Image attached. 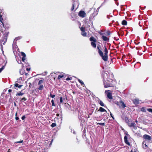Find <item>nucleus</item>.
Segmentation results:
<instances>
[{
  "instance_id": "nucleus-54",
  "label": "nucleus",
  "mask_w": 152,
  "mask_h": 152,
  "mask_svg": "<svg viewBox=\"0 0 152 152\" xmlns=\"http://www.w3.org/2000/svg\"><path fill=\"white\" fill-rule=\"evenodd\" d=\"M137 122H138V121H137V120H136L135 121V122H136V123H137Z\"/></svg>"
},
{
  "instance_id": "nucleus-58",
  "label": "nucleus",
  "mask_w": 152,
  "mask_h": 152,
  "mask_svg": "<svg viewBox=\"0 0 152 152\" xmlns=\"http://www.w3.org/2000/svg\"><path fill=\"white\" fill-rule=\"evenodd\" d=\"M17 114V113H16V115Z\"/></svg>"
},
{
  "instance_id": "nucleus-41",
  "label": "nucleus",
  "mask_w": 152,
  "mask_h": 152,
  "mask_svg": "<svg viewBox=\"0 0 152 152\" xmlns=\"http://www.w3.org/2000/svg\"><path fill=\"white\" fill-rule=\"evenodd\" d=\"M141 111L143 112H145V110L144 107H142L141 108Z\"/></svg>"
},
{
  "instance_id": "nucleus-22",
  "label": "nucleus",
  "mask_w": 152,
  "mask_h": 152,
  "mask_svg": "<svg viewBox=\"0 0 152 152\" xmlns=\"http://www.w3.org/2000/svg\"><path fill=\"white\" fill-rule=\"evenodd\" d=\"M98 103L100 104V105L102 106H104V104L103 102L101 101H99L98 102Z\"/></svg>"
},
{
  "instance_id": "nucleus-23",
  "label": "nucleus",
  "mask_w": 152,
  "mask_h": 152,
  "mask_svg": "<svg viewBox=\"0 0 152 152\" xmlns=\"http://www.w3.org/2000/svg\"><path fill=\"white\" fill-rule=\"evenodd\" d=\"M24 94V93L22 92L18 93L16 94V96H22Z\"/></svg>"
},
{
  "instance_id": "nucleus-36",
  "label": "nucleus",
  "mask_w": 152,
  "mask_h": 152,
  "mask_svg": "<svg viewBox=\"0 0 152 152\" xmlns=\"http://www.w3.org/2000/svg\"><path fill=\"white\" fill-rule=\"evenodd\" d=\"M4 66H3L1 68H0V73L4 69Z\"/></svg>"
},
{
  "instance_id": "nucleus-9",
  "label": "nucleus",
  "mask_w": 152,
  "mask_h": 152,
  "mask_svg": "<svg viewBox=\"0 0 152 152\" xmlns=\"http://www.w3.org/2000/svg\"><path fill=\"white\" fill-rule=\"evenodd\" d=\"M90 40L91 42V44L94 48H95V39L93 37H91L90 38Z\"/></svg>"
},
{
  "instance_id": "nucleus-10",
  "label": "nucleus",
  "mask_w": 152,
  "mask_h": 152,
  "mask_svg": "<svg viewBox=\"0 0 152 152\" xmlns=\"http://www.w3.org/2000/svg\"><path fill=\"white\" fill-rule=\"evenodd\" d=\"M86 13L85 12L83 11H80L78 13V15L82 18H84L86 16Z\"/></svg>"
},
{
  "instance_id": "nucleus-45",
  "label": "nucleus",
  "mask_w": 152,
  "mask_h": 152,
  "mask_svg": "<svg viewBox=\"0 0 152 152\" xmlns=\"http://www.w3.org/2000/svg\"><path fill=\"white\" fill-rule=\"evenodd\" d=\"M18 84L17 83H15V86L16 87H18Z\"/></svg>"
},
{
  "instance_id": "nucleus-31",
  "label": "nucleus",
  "mask_w": 152,
  "mask_h": 152,
  "mask_svg": "<svg viewBox=\"0 0 152 152\" xmlns=\"http://www.w3.org/2000/svg\"><path fill=\"white\" fill-rule=\"evenodd\" d=\"M99 33L100 34V35L102 36H102H104V34H105V33H103L102 32L99 31Z\"/></svg>"
},
{
  "instance_id": "nucleus-13",
  "label": "nucleus",
  "mask_w": 152,
  "mask_h": 152,
  "mask_svg": "<svg viewBox=\"0 0 152 152\" xmlns=\"http://www.w3.org/2000/svg\"><path fill=\"white\" fill-rule=\"evenodd\" d=\"M143 138L145 140L149 141L151 140V137L150 136L147 134H145L143 136Z\"/></svg>"
},
{
  "instance_id": "nucleus-33",
  "label": "nucleus",
  "mask_w": 152,
  "mask_h": 152,
  "mask_svg": "<svg viewBox=\"0 0 152 152\" xmlns=\"http://www.w3.org/2000/svg\"><path fill=\"white\" fill-rule=\"evenodd\" d=\"M80 30L82 31V32L84 31H85V28L83 27H81L80 28Z\"/></svg>"
},
{
  "instance_id": "nucleus-2",
  "label": "nucleus",
  "mask_w": 152,
  "mask_h": 152,
  "mask_svg": "<svg viewBox=\"0 0 152 152\" xmlns=\"http://www.w3.org/2000/svg\"><path fill=\"white\" fill-rule=\"evenodd\" d=\"M97 49L98 53L100 56L102 57V59L105 61H107L108 59V51L106 47H104V55L103 52L102 51V49L101 46L100 45H98Z\"/></svg>"
},
{
  "instance_id": "nucleus-46",
  "label": "nucleus",
  "mask_w": 152,
  "mask_h": 152,
  "mask_svg": "<svg viewBox=\"0 0 152 152\" xmlns=\"http://www.w3.org/2000/svg\"><path fill=\"white\" fill-rule=\"evenodd\" d=\"M26 118V117H25V115H23V116L22 117V120H24L25 119V118Z\"/></svg>"
},
{
  "instance_id": "nucleus-21",
  "label": "nucleus",
  "mask_w": 152,
  "mask_h": 152,
  "mask_svg": "<svg viewBox=\"0 0 152 152\" xmlns=\"http://www.w3.org/2000/svg\"><path fill=\"white\" fill-rule=\"evenodd\" d=\"M39 85L40 86L38 88V89L40 90H42L43 88H44L43 86L42 85Z\"/></svg>"
},
{
  "instance_id": "nucleus-52",
  "label": "nucleus",
  "mask_w": 152,
  "mask_h": 152,
  "mask_svg": "<svg viewBox=\"0 0 152 152\" xmlns=\"http://www.w3.org/2000/svg\"><path fill=\"white\" fill-rule=\"evenodd\" d=\"M99 9V8L96 10V12H98L99 11V9Z\"/></svg>"
},
{
  "instance_id": "nucleus-34",
  "label": "nucleus",
  "mask_w": 152,
  "mask_h": 152,
  "mask_svg": "<svg viewBox=\"0 0 152 152\" xmlns=\"http://www.w3.org/2000/svg\"><path fill=\"white\" fill-rule=\"evenodd\" d=\"M21 54L22 55V56L23 57H26V55L25 54L24 52H22L21 53Z\"/></svg>"
},
{
  "instance_id": "nucleus-24",
  "label": "nucleus",
  "mask_w": 152,
  "mask_h": 152,
  "mask_svg": "<svg viewBox=\"0 0 152 152\" xmlns=\"http://www.w3.org/2000/svg\"><path fill=\"white\" fill-rule=\"evenodd\" d=\"M81 34L84 37H86V33L85 31L82 32Z\"/></svg>"
},
{
  "instance_id": "nucleus-14",
  "label": "nucleus",
  "mask_w": 152,
  "mask_h": 152,
  "mask_svg": "<svg viewBox=\"0 0 152 152\" xmlns=\"http://www.w3.org/2000/svg\"><path fill=\"white\" fill-rule=\"evenodd\" d=\"M102 39L103 41H108L109 40V38H108L104 35L102 36Z\"/></svg>"
},
{
  "instance_id": "nucleus-48",
  "label": "nucleus",
  "mask_w": 152,
  "mask_h": 152,
  "mask_svg": "<svg viewBox=\"0 0 152 152\" xmlns=\"http://www.w3.org/2000/svg\"><path fill=\"white\" fill-rule=\"evenodd\" d=\"M15 119L16 120H18L19 119V118L18 117H15Z\"/></svg>"
},
{
  "instance_id": "nucleus-43",
  "label": "nucleus",
  "mask_w": 152,
  "mask_h": 152,
  "mask_svg": "<svg viewBox=\"0 0 152 152\" xmlns=\"http://www.w3.org/2000/svg\"><path fill=\"white\" fill-rule=\"evenodd\" d=\"M25 58H26V57H22V61H24L25 60V59H26Z\"/></svg>"
},
{
  "instance_id": "nucleus-56",
  "label": "nucleus",
  "mask_w": 152,
  "mask_h": 152,
  "mask_svg": "<svg viewBox=\"0 0 152 152\" xmlns=\"http://www.w3.org/2000/svg\"><path fill=\"white\" fill-rule=\"evenodd\" d=\"M14 105H16V103H15V102H14Z\"/></svg>"
},
{
  "instance_id": "nucleus-39",
  "label": "nucleus",
  "mask_w": 152,
  "mask_h": 152,
  "mask_svg": "<svg viewBox=\"0 0 152 152\" xmlns=\"http://www.w3.org/2000/svg\"><path fill=\"white\" fill-rule=\"evenodd\" d=\"M72 79V77H68L66 79V80H71Z\"/></svg>"
},
{
  "instance_id": "nucleus-50",
  "label": "nucleus",
  "mask_w": 152,
  "mask_h": 152,
  "mask_svg": "<svg viewBox=\"0 0 152 152\" xmlns=\"http://www.w3.org/2000/svg\"><path fill=\"white\" fill-rule=\"evenodd\" d=\"M11 91H12V90H11V89H9V90H8V92H11Z\"/></svg>"
},
{
  "instance_id": "nucleus-19",
  "label": "nucleus",
  "mask_w": 152,
  "mask_h": 152,
  "mask_svg": "<svg viewBox=\"0 0 152 152\" xmlns=\"http://www.w3.org/2000/svg\"><path fill=\"white\" fill-rule=\"evenodd\" d=\"M133 102L135 104H138L139 103V100L137 99H134Z\"/></svg>"
},
{
  "instance_id": "nucleus-30",
  "label": "nucleus",
  "mask_w": 152,
  "mask_h": 152,
  "mask_svg": "<svg viewBox=\"0 0 152 152\" xmlns=\"http://www.w3.org/2000/svg\"><path fill=\"white\" fill-rule=\"evenodd\" d=\"M51 103H52V106H55V105L54 103V100L53 99L51 101Z\"/></svg>"
},
{
  "instance_id": "nucleus-6",
  "label": "nucleus",
  "mask_w": 152,
  "mask_h": 152,
  "mask_svg": "<svg viewBox=\"0 0 152 152\" xmlns=\"http://www.w3.org/2000/svg\"><path fill=\"white\" fill-rule=\"evenodd\" d=\"M4 15L3 11L0 9V21L2 23L3 26H4V24L3 23V18L2 17Z\"/></svg>"
},
{
  "instance_id": "nucleus-18",
  "label": "nucleus",
  "mask_w": 152,
  "mask_h": 152,
  "mask_svg": "<svg viewBox=\"0 0 152 152\" xmlns=\"http://www.w3.org/2000/svg\"><path fill=\"white\" fill-rule=\"evenodd\" d=\"M78 80L79 82L81 84V85L83 87H84L85 85L84 83L79 79H78Z\"/></svg>"
},
{
  "instance_id": "nucleus-3",
  "label": "nucleus",
  "mask_w": 152,
  "mask_h": 152,
  "mask_svg": "<svg viewBox=\"0 0 152 152\" xmlns=\"http://www.w3.org/2000/svg\"><path fill=\"white\" fill-rule=\"evenodd\" d=\"M9 33L8 32H6L0 40V45L1 49V50L3 54H4V51L3 50V45H4L6 42L7 40V36Z\"/></svg>"
},
{
  "instance_id": "nucleus-37",
  "label": "nucleus",
  "mask_w": 152,
  "mask_h": 152,
  "mask_svg": "<svg viewBox=\"0 0 152 152\" xmlns=\"http://www.w3.org/2000/svg\"><path fill=\"white\" fill-rule=\"evenodd\" d=\"M50 96L52 98H54L55 96V95H52L51 93L50 94Z\"/></svg>"
},
{
  "instance_id": "nucleus-26",
  "label": "nucleus",
  "mask_w": 152,
  "mask_h": 152,
  "mask_svg": "<svg viewBox=\"0 0 152 152\" xmlns=\"http://www.w3.org/2000/svg\"><path fill=\"white\" fill-rule=\"evenodd\" d=\"M43 82V80H39L38 84V85H41Z\"/></svg>"
},
{
  "instance_id": "nucleus-49",
  "label": "nucleus",
  "mask_w": 152,
  "mask_h": 152,
  "mask_svg": "<svg viewBox=\"0 0 152 152\" xmlns=\"http://www.w3.org/2000/svg\"><path fill=\"white\" fill-rule=\"evenodd\" d=\"M22 86V85H19V86H18V87L19 88H20Z\"/></svg>"
},
{
  "instance_id": "nucleus-1",
  "label": "nucleus",
  "mask_w": 152,
  "mask_h": 152,
  "mask_svg": "<svg viewBox=\"0 0 152 152\" xmlns=\"http://www.w3.org/2000/svg\"><path fill=\"white\" fill-rule=\"evenodd\" d=\"M102 77L104 88L112 86V83L114 79V76L112 73L106 72H104L102 74Z\"/></svg>"
},
{
  "instance_id": "nucleus-38",
  "label": "nucleus",
  "mask_w": 152,
  "mask_h": 152,
  "mask_svg": "<svg viewBox=\"0 0 152 152\" xmlns=\"http://www.w3.org/2000/svg\"><path fill=\"white\" fill-rule=\"evenodd\" d=\"M147 110L148 112L152 113V109L149 108Z\"/></svg>"
},
{
  "instance_id": "nucleus-42",
  "label": "nucleus",
  "mask_w": 152,
  "mask_h": 152,
  "mask_svg": "<svg viewBox=\"0 0 152 152\" xmlns=\"http://www.w3.org/2000/svg\"><path fill=\"white\" fill-rule=\"evenodd\" d=\"M110 115L111 116V117H112V118H113V119H114V117L113 115H112V114L111 113V112H110Z\"/></svg>"
},
{
  "instance_id": "nucleus-17",
  "label": "nucleus",
  "mask_w": 152,
  "mask_h": 152,
  "mask_svg": "<svg viewBox=\"0 0 152 152\" xmlns=\"http://www.w3.org/2000/svg\"><path fill=\"white\" fill-rule=\"evenodd\" d=\"M99 111L100 112H107L106 110H105L104 108H103L102 107H100L99 108Z\"/></svg>"
},
{
  "instance_id": "nucleus-55",
  "label": "nucleus",
  "mask_w": 152,
  "mask_h": 152,
  "mask_svg": "<svg viewBox=\"0 0 152 152\" xmlns=\"http://www.w3.org/2000/svg\"><path fill=\"white\" fill-rule=\"evenodd\" d=\"M126 134L127 135H128V136H129V135L127 133H126Z\"/></svg>"
},
{
  "instance_id": "nucleus-44",
  "label": "nucleus",
  "mask_w": 152,
  "mask_h": 152,
  "mask_svg": "<svg viewBox=\"0 0 152 152\" xmlns=\"http://www.w3.org/2000/svg\"><path fill=\"white\" fill-rule=\"evenodd\" d=\"M106 34L107 35H109L110 34V31H108L106 32Z\"/></svg>"
},
{
  "instance_id": "nucleus-29",
  "label": "nucleus",
  "mask_w": 152,
  "mask_h": 152,
  "mask_svg": "<svg viewBox=\"0 0 152 152\" xmlns=\"http://www.w3.org/2000/svg\"><path fill=\"white\" fill-rule=\"evenodd\" d=\"M64 76V75H59L58 76V79H60L61 78L63 77Z\"/></svg>"
},
{
  "instance_id": "nucleus-20",
  "label": "nucleus",
  "mask_w": 152,
  "mask_h": 152,
  "mask_svg": "<svg viewBox=\"0 0 152 152\" xmlns=\"http://www.w3.org/2000/svg\"><path fill=\"white\" fill-rule=\"evenodd\" d=\"M122 24L123 25H126L127 24V22L126 20H124L122 22Z\"/></svg>"
},
{
  "instance_id": "nucleus-28",
  "label": "nucleus",
  "mask_w": 152,
  "mask_h": 152,
  "mask_svg": "<svg viewBox=\"0 0 152 152\" xmlns=\"http://www.w3.org/2000/svg\"><path fill=\"white\" fill-rule=\"evenodd\" d=\"M51 126L52 127H55L56 126V124L55 123H53L51 125Z\"/></svg>"
},
{
  "instance_id": "nucleus-47",
  "label": "nucleus",
  "mask_w": 152,
  "mask_h": 152,
  "mask_svg": "<svg viewBox=\"0 0 152 152\" xmlns=\"http://www.w3.org/2000/svg\"><path fill=\"white\" fill-rule=\"evenodd\" d=\"M18 64H20L21 63V61L20 60H19L18 61Z\"/></svg>"
},
{
  "instance_id": "nucleus-16",
  "label": "nucleus",
  "mask_w": 152,
  "mask_h": 152,
  "mask_svg": "<svg viewBox=\"0 0 152 152\" xmlns=\"http://www.w3.org/2000/svg\"><path fill=\"white\" fill-rule=\"evenodd\" d=\"M143 148L144 149H146L148 148V146L146 145L145 141H144L142 143Z\"/></svg>"
},
{
  "instance_id": "nucleus-57",
  "label": "nucleus",
  "mask_w": 152,
  "mask_h": 152,
  "mask_svg": "<svg viewBox=\"0 0 152 152\" xmlns=\"http://www.w3.org/2000/svg\"><path fill=\"white\" fill-rule=\"evenodd\" d=\"M73 133H74V134H75V132H73Z\"/></svg>"
},
{
  "instance_id": "nucleus-11",
  "label": "nucleus",
  "mask_w": 152,
  "mask_h": 152,
  "mask_svg": "<svg viewBox=\"0 0 152 152\" xmlns=\"http://www.w3.org/2000/svg\"><path fill=\"white\" fill-rule=\"evenodd\" d=\"M60 102L61 103H64L65 102H66L67 100L66 98L64 96L63 97L61 96L60 97Z\"/></svg>"
},
{
  "instance_id": "nucleus-53",
  "label": "nucleus",
  "mask_w": 152,
  "mask_h": 152,
  "mask_svg": "<svg viewBox=\"0 0 152 152\" xmlns=\"http://www.w3.org/2000/svg\"><path fill=\"white\" fill-rule=\"evenodd\" d=\"M116 5L118 6V3H117L116 4Z\"/></svg>"
},
{
  "instance_id": "nucleus-25",
  "label": "nucleus",
  "mask_w": 152,
  "mask_h": 152,
  "mask_svg": "<svg viewBox=\"0 0 152 152\" xmlns=\"http://www.w3.org/2000/svg\"><path fill=\"white\" fill-rule=\"evenodd\" d=\"M56 116L58 117V118L61 119L62 118V116L61 114L57 113L56 114Z\"/></svg>"
},
{
  "instance_id": "nucleus-27",
  "label": "nucleus",
  "mask_w": 152,
  "mask_h": 152,
  "mask_svg": "<svg viewBox=\"0 0 152 152\" xmlns=\"http://www.w3.org/2000/svg\"><path fill=\"white\" fill-rule=\"evenodd\" d=\"M97 124H99V125L104 126L105 125V124L104 123H98Z\"/></svg>"
},
{
  "instance_id": "nucleus-51",
  "label": "nucleus",
  "mask_w": 152,
  "mask_h": 152,
  "mask_svg": "<svg viewBox=\"0 0 152 152\" xmlns=\"http://www.w3.org/2000/svg\"><path fill=\"white\" fill-rule=\"evenodd\" d=\"M26 70L27 71H29L30 70V68L28 69V68H27L26 69Z\"/></svg>"
},
{
  "instance_id": "nucleus-15",
  "label": "nucleus",
  "mask_w": 152,
  "mask_h": 152,
  "mask_svg": "<svg viewBox=\"0 0 152 152\" xmlns=\"http://www.w3.org/2000/svg\"><path fill=\"white\" fill-rule=\"evenodd\" d=\"M124 140L125 143L127 145H129L130 143L128 141L127 137L126 136H125L124 137Z\"/></svg>"
},
{
  "instance_id": "nucleus-32",
  "label": "nucleus",
  "mask_w": 152,
  "mask_h": 152,
  "mask_svg": "<svg viewBox=\"0 0 152 152\" xmlns=\"http://www.w3.org/2000/svg\"><path fill=\"white\" fill-rule=\"evenodd\" d=\"M27 100V99L25 97H23L22 98L21 100V101L22 102L23 101H26Z\"/></svg>"
},
{
  "instance_id": "nucleus-5",
  "label": "nucleus",
  "mask_w": 152,
  "mask_h": 152,
  "mask_svg": "<svg viewBox=\"0 0 152 152\" xmlns=\"http://www.w3.org/2000/svg\"><path fill=\"white\" fill-rule=\"evenodd\" d=\"M73 1L72 4V6L71 9L72 11L73 10L75 9L76 10L78 8L79 5L78 0H72Z\"/></svg>"
},
{
  "instance_id": "nucleus-4",
  "label": "nucleus",
  "mask_w": 152,
  "mask_h": 152,
  "mask_svg": "<svg viewBox=\"0 0 152 152\" xmlns=\"http://www.w3.org/2000/svg\"><path fill=\"white\" fill-rule=\"evenodd\" d=\"M19 38L16 37L14 40L12 44V49L13 51L14 54H16L18 52H19V49L18 48V46L16 45V41L18 40Z\"/></svg>"
},
{
  "instance_id": "nucleus-35",
  "label": "nucleus",
  "mask_w": 152,
  "mask_h": 152,
  "mask_svg": "<svg viewBox=\"0 0 152 152\" xmlns=\"http://www.w3.org/2000/svg\"><path fill=\"white\" fill-rule=\"evenodd\" d=\"M20 73L21 75H23V69H21L20 71Z\"/></svg>"
},
{
  "instance_id": "nucleus-8",
  "label": "nucleus",
  "mask_w": 152,
  "mask_h": 152,
  "mask_svg": "<svg viewBox=\"0 0 152 152\" xmlns=\"http://www.w3.org/2000/svg\"><path fill=\"white\" fill-rule=\"evenodd\" d=\"M109 90H106L105 92V94L107 95V97L110 99H113L112 94L109 92Z\"/></svg>"
},
{
  "instance_id": "nucleus-7",
  "label": "nucleus",
  "mask_w": 152,
  "mask_h": 152,
  "mask_svg": "<svg viewBox=\"0 0 152 152\" xmlns=\"http://www.w3.org/2000/svg\"><path fill=\"white\" fill-rule=\"evenodd\" d=\"M116 104L117 105L119 106L120 107H122L123 108H124L126 107V105L122 101L117 102L116 103Z\"/></svg>"
},
{
  "instance_id": "nucleus-12",
  "label": "nucleus",
  "mask_w": 152,
  "mask_h": 152,
  "mask_svg": "<svg viewBox=\"0 0 152 152\" xmlns=\"http://www.w3.org/2000/svg\"><path fill=\"white\" fill-rule=\"evenodd\" d=\"M128 125L130 127H133L134 129H137V127L136 124L134 123H129Z\"/></svg>"
},
{
  "instance_id": "nucleus-40",
  "label": "nucleus",
  "mask_w": 152,
  "mask_h": 152,
  "mask_svg": "<svg viewBox=\"0 0 152 152\" xmlns=\"http://www.w3.org/2000/svg\"><path fill=\"white\" fill-rule=\"evenodd\" d=\"M23 142V140H20L19 141H17V142H15V143H22Z\"/></svg>"
}]
</instances>
